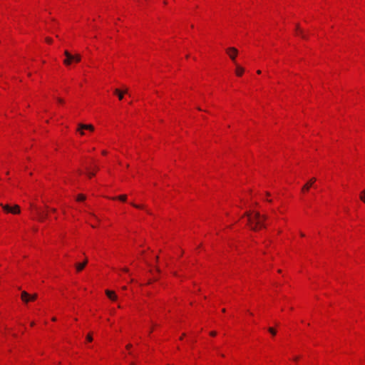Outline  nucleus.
Returning a JSON list of instances; mask_svg holds the SVG:
<instances>
[{
  "instance_id": "nucleus-37",
  "label": "nucleus",
  "mask_w": 365,
  "mask_h": 365,
  "mask_svg": "<svg viewBox=\"0 0 365 365\" xmlns=\"http://www.w3.org/2000/svg\"><path fill=\"white\" fill-rule=\"evenodd\" d=\"M52 212H56V209L55 208L52 209Z\"/></svg>"
},
{
  "instance_id": "nucleus-1",
  "label": "nucleus",
  "mask_w": 365,
  "mask_h": 365,
  "mask_svg": "<svg viewBox=\"0 0 365 365\" xmlns=\"http://www.w3.org/2000/svg\"><path fill=\"white\" fill-rule=\"evenodd\" d=\"M247 219V225L254 231H257L260 228L265 227L264 221L267 219V215H262L257 211H248L244 214Z\"/></svg>"
},
{
  "instance_id": "nucleus-42",
  "label": "nucleus",
  "mask_w": 365,
  "mask_h": 365,
  "mask_svg": "<svg viewBox=\"0 0 365 365\" xmlns=\"http://www.w3.org/2000/svg\"><path fill=\"white\" fill-rule=\"evenodd\" d=\"M96 226V224H94V225H92V227H95Z\"/></svg>"
},
{
  "instance_id": "nucleus-3",
  "label": "nucleus",
  "mask_w": 365,
  "mask_h": 365,
  "mask_svg": "<svg viewBox=\"0 0 365 365\" xmlns=\"http://www.w3.org/2000/svg\"><path fill=\"white\" fill-rule=\"evenodd\" d=\"M226 52L231 58V60L235 63V58L238 53L237 50L235 47H230L227 48Z\"/></svg>"
},
{
  "instance_id": "nucleus-20",
  "label": "nucleus",
  "mask_w": 365,
  "mask_h": 365,
  "mask_svg": "<svg viewBox=\"0 0 365 365\" xmlns=\"http://www.w3.org/2000/svg\"><path fill=\"white\" fill-rule=\"evenodd\" d=\"M76 130L78 132H79L81 135H85V133H84L83 130H78V127L77 128Z\"/></svg>"
},
{
  "instance_id": "nucleus-40",
  "label": "nucleus",
  "mask_w": 365,
  "mask_h": 365,
  "mask_svg": "<svg viewBox=\"0 0 365 365\" xmlns=\"http://www.w3.org/2000/svg\"><path fill=\"white\" fill-rule=\"evenodd\" d=\"M222 312H225V309H222Z\"/></svg>"
},
{
  "instance_id": "nucleus-31",
  "label": "nucleus",
  "mask_w": 365,
  "mask_h": 365,
  "mask_svg": "<svg viewBox=\"0 0 365 365\" xmlns=\"http://www.w3.org/2000/svg\"><path fill=\"white\" fill-rule=\"evenodd\" d=\"M102 153H103V155H106L107 153H106V151H105V150H104V151H103V152H102Z\"/></svg>"
},
{
  "instance_id": "nucleus-41",
  "label": "nucleus",
  "mask_w": 365,
  "mask_h": 365,
  "mask_svg": "<svg viewBox=\"0 0 365 365\" xmlns=\"http://www.w3.org/2000/svg\"><path fill=\"white\" fill-rule=\"evenodd\" d=\"M96 226V224H94V225H92V227H95Z\"/></svg>"
},
{
  "instance_id": "nucleus-32",
  "label": "nucleus",
  "mask_w": 365,
  "mask_h": 365,
  "mask_svg": "<svg viewBox=\"0 0 365 365\" xmlns=\"http://www.w3.org/2000/svg\"><path fill=\"white\" fill-rule=\"evenodd\" d=\"M197 110H202L201 108H200V107H197Z\"/></svg>"
},
{
  "instance_id": "nucleus-13",
  "label": "nucleus",
  "mask_w": 365,
  "mask_h": 365,
  "mask_svg": "<svg viewBox=\"0 0 365 365\" xmlns=\"http://www.w3.org/2000/svg\"><path fill=\"white\" fill-rule=\"evenodd\" d=\"M296 30L297 31V34H299L302 38L307 39V36L303 33V31L299 28V24L296 25Z\"/></svg>"
},
{
  "instance_id": "nucleus-21",
  "label": "nucleus",
  "mask_w": 365,
  "mask_h": 365,
  "mask_svg": "<svg viewBox=\"0 0 365 365\" xmlns=\"http://www.w3.org/2000/svg\"><path fill=\"white\" fill-rule=\"evenodd\" d=\"M86 339L88 341H91L93 340L92 336L91 334H88Z\"/></svg>"
},
{
  "instance_id": "nucleus-38",
  "label": "nucleus",
  "mask_w": 365,
  "mask_h": 365,
  "mask_svg": "<svg viewBox=\"0 0 365 365\" xmlns=\"http://www.w3.org/2000/svg\"><path fill=\"white\" fill-rule=\"evenodd\" d=\"M130 365H135V363L134 362H131Z\"/></svg>"
},
{
  "instance_id": "nucleus-15",
  "label": "nucleus",
  "mask_w": 365,
  "mask_h": 365,
  "mask_svg": "<svg viewBox=\"0 0 365 365\" xmlns=\"http://www.w3.org/2000/svg\"><path fill=\"white\" fill-rule=\"evenodd\" d=\"M359 197L363 202H365V189L361 192Z\"/></svg>"
},
{
  "instance_id": "nucleus-7",
  "label": "nucleus",
  "mask_w": 365,
  "mask_h": 365,
  "mask_svg": "<svg viewBox=\"0 0 365 365\" xmlns=\"http://www.w3.org/2000/svg\"><path fill=\"white\" fill-rule=\"evenodd\" d=\"M106 294L107 295V297L113 300V301H115L117 299V295L115 294V293L113 291H110V290H106Z\"/></svg>"
},
{
  "instance_id": "nucleus-22",
  "label": "nucleus",
  "mask_w": 365,
  "mask_h": 365,
  "mask_svg": "<svg viewBox=\"0 0 365 365\" xmlns=\"http://www.w3.org/2000/svg\"><path fill=\"white\" fill-rule=\"evenodd\" d=\"M132 205L136 208H143V206L132 203Z\"/></svg>"
},
{
  "instance_id": "nucleus-17",
  "label": "nucleus",
  "mask_w": 365,
  "mask_h": 365,
  "mask_svg": "<svg viewBox=\"0 0 365 365\" xmlns=\"http://www.w3.org/2000/svg\"><path fill=\"white\" fill-rule=\"evenodd\" d=\"M86 199V196L84 195L80 194L77 196L78 201H83Z\"/></svg>"
},
{
  "instance_id": "nucleus-30",
  "label": "nucleus",
  "mask_w": 365,
  "mask_h": 365,
  "mask_svg": "<svg viewBox=\"0 0 365 365\" xmlns=\"http://www.w3.org/2000/svg\"><path fill=\"white\" fill-rule=\"evenodd\" d=\"M257 73L258 74H260V73H261V71H260V70H258V71H257Z\"/></svg>"
},
{
  "instance_id": "nucleus-6",
  "label": "nucleus",
  "mask_w": 365,
  "mask_h": 365,
  "mask_svg": "<svg viewBox=\"0 0 365 365\" xmlns=\"http://www.w3.org/2000/svg\"><path fill=\"white\" fill-rule=\"evenodd\" d=\"M78 130H88L93 132L94 130V127L91 124L78 123Z\"/></svg>"
},
{
  "instance_id": "nucleus-33",
  "label": "nucleus",
  "mask_w": 365,
  "mask_h": 365,
  "mask_svg": "<svg viewBox=\"0 0 365 365\" xmlns=\"http://www.w3.org/2000/svg\"><path fill=\"white\" fill-rule=\"evenodd\" d=\"M34 322H33L31 323V326H34Z\"/></svg>"
},
{
  "instance_id": "nucleus-4",
  "label": "nucleus",
  "mask_w": 365,
  "mask_h": 365,
  "mask_svg": "<svg viewBox=\"0 0 365 365\" xmlns=\"http://www.w3.org/2000/svg\"><path fill=\"white\" fill-rule=\"evenodd\" d=\"M316 178H311L302 188V192L308 191L309 188L313 186L314 182H316Z\"/></svg>"
},
{
  "instance_id": "nucleus-8",
  "label": "nucleus",
  "mask_w": 365,
  "mask_h": 365,
  "mask_svg": "<svg viewBox=\"0 0 365 365\" xmlns=\"http://www.w3.org/2000/svg\"><path fill=\"white\" fill-rule=\"evenodd\" d=\"M128 92V89L124 90L123 91H120L119 89L116 88L114 91V93L118 96L119 100H122L123 98V94Z\"/></svg>"
},
{
  "instance_id": "nucleus-12",
  "label": "nucleus",
  "mask_w": 365,
  "mask_h": 365,
  "mask_svg": "<svg viewBox=\"0 0 365 365\" xmlns=\"http://www.w3.org/2000/svg\"><path fill=\"white\" fill-rule=\"evenodd\" d=\"M37 215H38V220L43 222L47 217L48 214L37 210Z\"/></svg>"
},
{
  "instance_id": "nucleus-19",
  "label": "nucleus",
  "mask_w": 365,
  "mask_h": 365,
  "mask_svg": "<svg viewBox=\"0 0 365 365\" xmlns=\"http://www.w3.org/2000/svg\"><path fill=\"white\" fill-rule=\"evenodd\" d=\"M268 331H269V332L272 336H274V335L276 334V333H277V332H276V331H275V329H273V328H272V327H269V328L268 329Z\"/></svg>"
},
{
  "instance_id": "nucleus-34",
  "label": "nucleus",
  "mask_w": 365,
  "mask_h": 365,
  "mask_svg": "<svg viewBox=\"0 0 365 365\" xmlns=\"http://www.w3.org/2000/svg\"><path fill=\"white\" fill-rule=\"evenodd\" d=\"M298 359H299V357H295L294 359L295 361H297V360H298Z\"/></svg>"
},
{
  "instance_id": "nucleus-25",
  "label": "nucleus",
  "mask_w": 365,
  "mask_h": 365,
  "mask_svg": "<svg viewBox=\"0 0 365 365\" xmlns=\"http://www.w3.org/2000/svg\"><path fill=\"white\" fill-rule=\"evenodd\" d=\"M94 175H95V173H88V175L90 178H91V177H92V176H93Z\"/></svg>"
},
{
  "instance_id": "nucleus-28",
  "label": "nucleus",
  "mask_w": 365,
  "mask_h": 365,
  "mask_svg": "<svg viewBox=\"0 0 365 365\" xmlns=\"http://www.w3.org/2000/svg\"><path fill=\"white\" fill-rule=\"evenodd\" d=\"M123 270L124 272H128V268H124Z\"/></svg>"
},
{
  "instance_id": "nucleus-24",
  "label": "nucleus",
  "mask_w": 365,
  "mask_h": 365,
  "mask_svg": "<svg viewBox=\"0 0 365 365\" xmlns=\"http://www.w3.org/2000/svg\"><path fill=\"white\" fill-rule=\"evenodd\" d=\"M216 334H217L216 331H211L210 332V335L212 336H216Z\"/></svg>"
},
{
  "instance_id": "nucleus-5",
  "label": "nucleus",
  "mask_w": 365,
  "mask_h": 365,
  "mask_svg": "<svg viewBox=\"0 0 365 365\" xmlns=\"http://www.w3.org/2000/svg\"><path fill=\"white\" fill-rule=\"evenodd\" d=\"M64 55L66 56V59L63 61V63L65 65L69 66L73 59V55L68 51H64Z\"/></svg>"
},
{
  "instance_id": "nucleus-10",
  "label": "nucleus",
  "mask_w": 365,
  "mask_h": 365,
  "mask_svg": "<svg viewBox=\"0 0 365 365\" xmlns=\"http://www.w3.org/2000/svg\"><path fill=\"white\" fill-rule=\"evenodd\" d=\"M87 263H88V260L87 259H86L82 263H76V268L77 272H81L86 267Z\"/></svg>"
},
{
  "instance_id": "nucleus-14",
  "label": "nucleus",
  "mask_w": 365,
  "mask_h": 365,
  "mask_svg": "<svg viewBox=\"0 0 365 365\" xmlns=\"http://www.w3.org/2000/svg\"><path fill=\"white\" fill-rule=\"evenodd\" d=\"M1 207L4 210V212L9 213L11 212V205H4L2 203L0 204Z\"/></svg>"
},
{
  "instance_id": "nucleus-27",
  "label": "nucleus",
  "mask_w": 365,
  "mask_h": 365,
  "mask_svg": "<svg viewBox=\"0 0 365 365\" xmlns=\"http://www.w3.org/2000/svg\"><path fill=\"white\" fill-rule=\"evenodd\" d=\"M131 346H132V345H131L130 344H128V345L126 346V348H127V349H130Z\"/></svg>"
},
{
  "instance_id": "nucleus-26",
  "label": "nucleus",
  "mask_w": 365,
  "mask_h": 365,
  "mask_svg": "<svg viewBox=\"0 0 365 365\" xmlns=\"http://www.w3.org/2000/svg\"><path fill=\"white\" fill-rule=\"evenodd\" d=\"M57 101H58L59 103H63V99H61V98H57Z\"/></svg>"
},
{
  "instance_id": "nucleus-16",
  "label": "nucleus",
  "mask_w": 365,
  "mask_h": 365,
  "mask_svg": "<svg viewBox=\"0 0 365 365\" xmlns=\"http://www.w3.org/2000/svg\"><path fill=\"white\" fill-rule=\"evenodd\" d=\"M73 59L76 62H79L81 61V56L78 54L73 55Z\"/></svg>"
},
{
  "instance_id": "nucleus-35",
  "label": "nucleus",
  "mask_w": 365,
  "mask_h": 365,
  "mask_svg": "<svg viewBox=\"0 0 365 365\" xmlns=\"http://www.w3.org/2000/svg\"><path fill=\"white\" fill-rule=\"evenodd\" d=\"M183 336H185V334H182V336H181L180 339H182Z\"/></svg>"
},
{
  "instance_id": "nucleus-39",
  "label": "nucleus",
  "mask_w": 365,
  "mask_h": 365,
  "mask_svg": "<svg viewBox=\"0 0 365 365\" xmlns=\"http://www.w3.org/2000/svg\"><path fill=\"white\" fill-rule=\"evenodd\" d=\"M300 235H301L302 237L304 236V235L303 233H301Z\"/></svg>"
},
{
  "instance_id": "nucleus-23",
  "label": "nucleus",
  "mask_w": 365,
  "mask_h": 365,
  "mask_svg": "<svg viewBox=\"0 0 365 365\" xmlns=\"http://www.w3.org/2000/svg\"><path fill=\"white\" fill-rule=\"evenodd\" d=\"M47 43H51L52 42V39L51 38L47 37L46 38Z\"/></svg>"
},
{
  "instance_id": "nucleus-11",
  "label": "nucleus",
  "mask_w": 365,
  "mask_h": 365,
  "mask_svg": "<svg viewBox=\"0 0 365 365\" xmlns=\"http://www.w3.org/2000/svg\"><path fill=\"white\" fill-rule=\"evenodd\" d=\"M235 65H236L235 73L237 76H241L243 74L245 69L242 66H239L237 63H235Z\"/></svg>"
},
{
  "instance_id": "nucleus-18",
  "label": "nucleus",
  "mask_w": 365,
  "mask_h": 365,
  "mask_svg": "<svg viewBox=\"0 0 365 365\" xmlns=\"http://www.w3.org/2000/svg\"><path fill=\"white\" fill-rule=\"evenodd\" d=\"M117 198L123 202H125L127 199V196L125 195H122L118 196Z\"/></svg>"
},
{
  "instance_id": "nucleus-36",
  "label": "nucleus",
  "mask_w": 365,
  "mask_h": 365,
  "mask_svg": "<svg viewBox=\"0 0 365 365\" xmlns=\"http://www.w3.org/2000/svg\"><path fill=\"white\" fill-rule=\"evenodd\" d=\"M183 336H185V334H182V336H181L180 339H182Z\"/></svg>"
},
{
  "instance_id": "nucleus-2",
  "label": "nucleus",
  "mask_w": 365,
  "mask_h": 365,
  "mask_svg": "<svg viewBox=\"0 0 365 365\" xmlns=\"http://www.w3.org/2000/svg\"><path fill=\"white\" fill-rule=\"evenodd\" d=\"M21 300L25 302V303H28L29 302H32V301H34L35 299H36L37 298V294H29L28 292H26V291H23L21 294Z\"/></svg>"
},
{
  "instance_id": "nucleus-9",
  "label": "nucleus",
  "mask_w": 365,
  "mask_h": 365,
  "mask_svg": "<svg viewBox=\"0 0 365 365\" xmlns=\"http://www.w3.org/2000/svg\"><path fill=\"white\" fill-rule=\"evenodd\" d=\"M21 212L20 207L17 205H14L13 206H11V212L9 213L16 215L19 214Z\"/></svg>"
},
{
  "instance_id": "nucleus-29",
  "label": "nucleus",
  "mask_w": 365,
  "mask_h": 365,
  "mask_svg": "<svg viewBox=\"0 0 365 365\" xmlns=\"http://www.w3.org/2000/svg\"><path fill=\"white\" fill-rule=\"evenodd\" d=\"M56 320V317H53L52 318V321L55 322Z\"/></svg>"
}]
</instances>
